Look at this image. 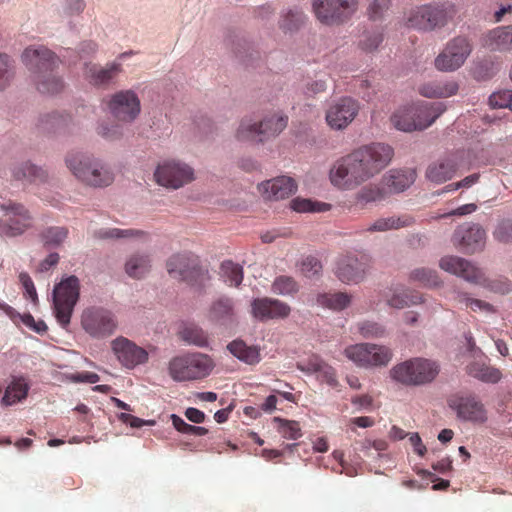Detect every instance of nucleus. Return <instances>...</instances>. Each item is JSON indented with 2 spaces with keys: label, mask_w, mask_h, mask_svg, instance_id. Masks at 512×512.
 <instances>
[{
  "label": "nucleus",
  "mask_w": 512,
  "mask_h": 512,
  "mask_svg": "<svg viewBox=\"0 0 512 512\" xmlns=\"http://www.w3.org/2000/svg\"><path fill=\"white\" fill-rule=\"evenodd\" d=\"M393 155V148L384 143L361 146L333 164L330 181L338 188L354 189L379 174Z\"/></svg>",
  "instance_id": "nucleus-1"
},
{
  "label": "nucleus",
  "mask_w": 512,
  "mask_h": 512,
  "mask_svg": "<svg viewBox=\"0 0 512 512\" xmlns=\"http://www.w3.org/2000/svg\"><path fill=\"white\" fill-rule=\"evenodd\" d=\"M64 163L70 173L85 186L106 188L115 180L111 165L93 154L82 151H69Z\"/></svg>",
  "instance_id": "nucleus-2"
},
{
  "label": "nucleus",
  "mask_w": 512,
  "mask_h": 512,
  "mask_svg": "<svg viewBox=\"0 0 512 512\" xmlns=\"http://www.w3.org/2000/svg\"><path fill=\"white\" fill-rule=\"evenodd\" d=\"M446 110L443 102H422L396 110L390 117L393 127L402 132L424 130Z\"/></svg>",
  "instance_id": "nucleus-3"
},
{
  "label": "nucleus",
  "mask_w": 512,
  "mask_h": 512,
  "mask_svg": "<svg viewBox=\"0 0 512 512\" xmlns=\"http://www.w3.org/2000/svg\"><path fill=\"white\" fill-rule=\"evenodd\" d=\"M216 367L215 360L202 352H187L173 357L169 373L175 381H197L210 376Z\"/></svg>",
  "instance_id": "nucleus-4"
},
{
  "label": "nucleus",
  "mask_w": 512,
  "mask_h": 512,
  "mask_svg": "<svg viewBox=\"0 0 512 512\" xmlns=\"http://www.w3.org/2000/svg\"><path fill=\"white\" fill-rule=\"evenodd\" d=\"M453 3H430L413 9L408 18L407 26L418 31L432 32L445 27L456 15Z\"/></svg>",
  "instance_id": "nucleus-5"
},
{
  "label": "nucleus",
  "mask_w": 512,
  "mask_h": 512,
  "mask_svg": "<svg viewBox=\"0 0 512 512\" xmlns=\"http://www.w3.org/2000/svg\"><path fill=\"white\" fill-rule=\"evenodd\" d=\"M440 373V364L433 359L413 357L397 363L390 371V378L401 384H429Z\"/></svg>",
  "instance_id": "nucleus-6"
},
{
  "label": "nucleus",
  "mask_w": 512,
  "mask_h": 512,
  "mask_svg": "<svg viewBox=\"0 0 512 512\" xmlns=\"http://www.w3.org/2000/svg\"><path fill=\"white\" fill-rule=\"evenodd\" d=\"M166 269L171 278L190 286L202 287L210 279L209 272L201 266L199 257L190 252L170 256Z\"/></svg>",
  "instance_id": "nucleus-7"
},
{
  "label": "nucleus",
  "mask_w": 512,
  "mask_h": 512,
  "mask_svg": "<svg viewBox=\"0 0 512 512\" xmlns=\"http://www.w3.org/2000/svg\"><path fill=\"white\" fill-rule=\"evenodd\" d=\"M80 281L75 275L62 279L53 289V309L58 323L66 328L79 300Z\"/></svg>",
  "instance_id": "nucleus-8"
},
{
  "label": "nucleus",
  "mask_w": 512,
  "mask_h": 512,
  "mask_svg": "<svg viewBox=\"0 0 512 512\" xmlns=\"http://www.w3.org/2000/svg\"><path fill=\"white\" fill-rule=\"evenodd\" d=\"M344 355L359 367L387 366L393 358V351L387 346L372 343L350 345Z\"/></svg>",
  "instance_id": "nucleus-9"
},
{
  "label": "nucleus",
  "mask_w": 512,
  "mask_h": 512,
  "mask_svg": "<svg viewBox=\"0 0 512 512\" xmlns=\"http://www.w3.org/2000/svg\"><path fill=\"white\" fill-rule=\"evenodd\" d=\"M316 19L327 26L347 22L357 10L356 0H314L312 4Z\"/></svg>",
  "instance_id": "nucleus-10"
},
{
  "label": "nucleus",
  "mask_w": 512,
  "mask_h": 512,
  "mask_svg": "<svg viewBox=\"0 0 512 512\" xmlns=\"http://www.w3.org/2000/svg\"><path fill=\"white\" fill-rule=\"evenodd\" d=\"M107 107L117 122L132 124L141 113V100L132 89L119 90L110 96Z\"/></svg>",
  "instance_id": "nucleus-11"
},
{
  "label": "nucleus",
  "mask_w": 512,
  "mask_h": 512,
  "mask_svg": "<svg viewBox=\"0 0 512 512\" xmlns=\"http://www.w3.org/2000/svg\"><path fill=\"white\" fill-rule=\"evenodd\" d=\"M0 208L7 216L0 220V236H19L32 227L33 217L24 205L9 200L1 203Z\"/></svg>",
  "instance_id": "nucleus-12"
},
{
  "label": "nucleus",
  "mask_w": 512,
  "mask_h": 512,
  "mask_svg": "<svg viewBox=\"0 0 512 512\" xmlns=\"http://www.w3.org/2000/svg\"><path fill=\"white\" fill-rule=\"evenodd\" d=\"M472 49V44L467 37H454L435 58V67L443 72L456 71L465 63Z\"/></svg>",
  "instance_id": "nucleus-13"
},
{
  "label": "nucleus",
  "mask_w": 512,
  "mask_h": 512,
  "mask_svg": "<svg viewBox=\"0 0 512 512\" xmlns=\"http://www.w3.org/2000/svg\"><path fill=\"white\" fill-rule=\"evenodd\" d=\"M371 268V259L365 254H347L341 256L335 267L336 277L346 284L362 282Z\"/></svg>",
  "instance_id": "nucleus-14"
},
{
  "label": "nucleus",
  "mask_w": 512,
  "mask_h": 512,
  "mask_svg": "<svg viewBox=\"0 0 512 512\" xmlns=\"http://www.w3.org/2000/svg\"><path fill=\"white\" fill-rule=\"evenodd\" d=\"M156 182L166 188L179 189L194 180V170L181 161H166L154 172Z\"/></svg>",
  "instance_id": "nucleus-15"
},
{
  "label": "nucleus",
  "mask_w": 512,
  "mask_h": 512,
  "mask_svg": "<svg viewBox=\"0 0 512 512\" xmlns=\"http://www.w3.org/2000/svg\"><path fill=\"white\" fill-rule=\"evenodd\" d=\"M83 329L91 336L102 338L111 335L116 329L113 314L103 308H88L81 317Z\"/></svg>",
  "instance_id": "nucleus-16"
},
{
  "label": "nucleus",
  "mask_w": 512,
  "mask_h": 512,
  "mask_svg": "<svg viewBox=\"0 0 512 512\" xmlns=\"http://www.w3.org/2000/svg\"><path fill=\"white\" fill-rule=\"evenodd\" d=\"M447 403L461 420L478 423H483L487 420L484 405L471 394H452L448 397Z\"/></svg>",
  "instance_id": "nucleus-17"
},
{
  "label": "nucleus",
  "mask_w": 512,
  "mask_h": 512,
  "mask_svg": "<svg viewBox=\"0 0 512 512\" xmlns=\"http://www.w3.org/2000/svg\"><path fill=\"white\" fill-rule=\"evenodd\" d=\"M485 242L486 231L478 223H464L458 226L452 235L453 245L469 254L482 251Z\"/></svg>",
  "instance_id": "nucleus-18"
},
{
  "label": "nucleus",
  "mask_w": 512,
  "mask_h": 512,
  "mask_svg": "<svg viewBox=\"0 0 512 512\" xmlns=\"http://www.w3.org/2000/svg\"><path fill=\"white\" fill-rule=\"evenodd\" d=\"M22 61L33 79L39 74L53 72L60 63L58 56L44 46L27 47L22 53Z\"/></svg>",
  "instance_id": "nucleus-19"
},
{
  "label": "nucleus",
  "mask_w": 512,
  "mask_h": 512,
  "mask_svg": "<svg viewBox=\"0 0 512 512\" xmlns=\"http://www.w3.org/2000/svg\"><path fill=\"white\" fill-rule=\"evenodd\" d=\"M359 105L351 97H342L333 102L326 111V122L334 130L345 129L357 116Z\"/></svg>",
  "instance_id": "nucleus-20"
},
{
  "label": "nucleus",
  "mask_w": 512,
  "mask_h": 512,
  "mask_svg": "<svg viewBox=\"0 0 512 512\" xmlns=\"http://www.w3.org/2000/svg\"><path fill=\"white\" fill-rule=\"evenodd\" d=\"M112 351L122 366L133 369L148 361V352L125 337H117L111 342Z\"/></svg>",
  "instance_id": "nucleus-21"
},
{
  "label": "nucleus",
  "mask_w": 512,
  "mask_h": 512,
  "mask_svg": "<svg viewBox=\"0 0 512 512\" xmlns=\"http://www.w3.org/2000/svg\"><path fill=\"white\" fill-rule=\"evenodd\" d=\"M132 52L121 53L116 60L106 63L104 66L86 63L84 68L85 77L94 86H105L113 83L122 73V63L119 61L124 59Z\"/></svg>",
  "instance_id": "nucleus-22"
},
{
  "label": "nucleus",
  "mask_w": 512,
  "mask_h": 512,
  "mask_svg": "<svg viewBox=\"0 0 512 512\" xmlns=\"http://www.w3.org/2000/svg\"><path fill=\"white\" fill-rule=\"evenodd\" d=\"M439 267L469 283H482L483 271L473 262L455 255H447L439 260Z\"/></svg>",
  "instance_id": "nucleus-23"
},
{
  "label": "nucleus",
  "mask_w": 512,
  "mask_h": 512,
  "mask_svg": "<svg viewBox=\"0 0 512 512\" xmlns=\"http://www.w3.org/2000/svg\"><path fill=\"white\" fill-rule=\"evenodd\" d=\"M207 319L215 326L232 328L237 323L234 299L222 295L213 300L207 311Z\"/></svg>",
  "instance_id": "nucleus-24"
},
{
  "label": "nucleus",
  "mask_w": 512,
  "mask_h": 512,
  "mask_svg": "<svg viewBox=\"0 0 512 512\" xmlns=\"http://www.w3.org/2000/svg\"><path fill=\"white\" fill-rule=\"evenodd\" d=\"M291 312L290 306L278 299L256 298L251 303V313L259 321L286 318Z\"/></svg>",
  "instance_id": "nucleus-25"
},
{
  "label": "nucleus",
  "mask_w": 512,
  "mask_h": 512,
  "mask_svg": "<svg viewBox=\"0 0 512 512\" xmlns=\"http://www.w3.org/2000/svg\"><path fill=\"white\" fill-rule=\"evenodd\" d=\"M74 121L66 112L52 111L39 116L37 127L46 134L65 135L74 130Z\"/></svg>",
  "instance_id": "nucleus-26"
},
{
  "label": "nucleus",
  "mask_w": 512,
  "mask_h": 512,
  "mask_svg": "<svg viewBox=\"0 0 512 512\" xmlns=\"http://www.w3.org/2000/svg\"><path fill=\"white\" fill-rule=\"evenodd\" d=\"M297 368L306 374H315L316 380L326 384H337L334 368L325 363L319 356L310 355L297 362Z\"/></svg>",
  "instance_id": "nucleus-27"
},
{
  "label": "nucleus",
  "mask_w": 512,
  "mask_h": 512,
  "mask_svg": "<svg viewBox=\"0 0 512 512\" xmlns=\"http://www.w3.org/2000/svg\"><path fill=\"white\" fill-rule=\"evenodd\" d=\"M259 190L268 200H281L288 198L297 190V184L291 177L281 176L262 182Z\"/></svg>",
  "instance_id": "nucleus-28"
},
{
  "label": "nucleus",
  "mask_w": 512,
  "mask_h": 512,
  "mask_svg": "<svg viewBox=\"0 0 512 512\" xmlns=\"http://www.w3.org/2000/svg\"><path fill=\"white\" fill-rule=\"evenodd\" d=\"M458 159L455 155H449L431 163L426 170V177L431 182L441 184L455 175L458 169Z\"/></svg>",
  "instance_id": "nucleus-29"
},
{
  "label": "nucleus",
  "mask_w": 512,
  "mask_h": 512,
  "mask_svg": "<svg viewBox=\"0 0 512 512\" xmlns=\"http://www.w3.org/2000/svg\"><path fill=\"white\" fill-rule=\"evenodd\" d=\"M12 177L16 181L27 184H42L48 181V172L30 161L15 164L11 169Z\"/></svg>",
  "instance_id": "nucleus-30"
},
{
  "label": "nucleus",
  "mask_w": 512,
  "mask_h": 512,
  "mask_svg": "<svg viewBox=\"0 0 512 512\" xmlns=\"http://www.w3.org/2000/svg\"><path fill=\"white\" fill-rule=\"evenodd\" d=\"M483 46L493 52L512 51V24L490 30L483 38Z\"/></svg>",
  "instance_id": "nucleus-31"
},
{
  "label": "nucleus",
  "mask_w": 512,
  "mask_h": 512,
  "mask_svg": "<svg viewBox=\"0 0 512 512\" xmlns=\"http://www.w3.org/2000/svg\"><path fill=\"white\" fill-rule=\"evenodd\" d=\"M384 297L387 305L395 309H403L417 305L422 301V297L419 293L405 287L390 289Z\"/></svg>",
  "instance_id": "nucleus-32"
},
{
  "label": "nucleus",
  "mask_w": 512,
  "mask_h": 512,
  "mask_svg": "<svg viewBox=\"0 0 512 512\" xmlns=\"http://www.w3.org/2000/svg\"><path fill=\"white\" fill-rule=\"evenodd\" d=\"M261 138L263 143L277 137L288 124V117L274 113L264 116L258 120Z\"/></svg>",
  "instance_id": "nucleus-33"
},
{
  "label": "nucleus",
  "mask_w": 512,
  "mask_h": 512,
  "mask_svg": "<svg viewBox=\"0 0 512 512\" xmlns=\"http://www.w3.org/2000/svg\"><path fill=\"white\" fill-rule=\"evenodd\" d=\"M179 339L190 346L198 348H209V334L201 326L195 323L184 324L179 332Z\"/></svg>",
  "instance_id": "nucleus-34"
},
{
  "label": "nucleus",
  "mask_w": 512,
  "mask_h": 512,
  "mask_svg": "<svg viewBox=\"0 0 512 512\" xmlns=\"http://www.w3.org/2000/svg\"><path fill=\"white\" fill-rule=\"evenodd\" d=\"M69 236V229L65 226H48L38 235L39 241L45 249H57L63 246Z\"/></svg>",
  "instance_id": "nucleus-35"
},
{
  "label": "nucleus",
  "mask_w": 512,
  "mask_h": 512,
  "mask_svg": "<svg viewBox=\"0 0 512 512\" xmlns=\"http://www.w3.org/2000/svg\"><path fill=\"white\" fill-rule=\"evenodd\" d=\"M235 138L240 142L263 144L258 119L244 117L236 129Z\"/></svg>",
  "instance_id": "nucleus-36"
},
{
  "label": "nucleus",
  "mask_w": 512,
  "mask_h": 512,
  "mask_svg": "<svg viewBox=\"0 0 512 512\" xmlns=\"http://www.w3.org/2000/svg\"><path fill=\"white\" fill-rule=\"evenodd\" d=\"M416 179V173L412 169L391 170L385 177V183L392 193H400L409 188Z\"/></svg>",
  "instance_id": "nucleus-37"
},
{
  "label": "nucleus",
  "mask_w": 512,
  "mask_h": 512,
  "mask_svg": "<svg viewBox=\"0 0 512 512\" xmlns=\"http://www.w3.org/2000/svg\"><path fill=\"white\" fill-rule=\"evenodd\" d=\"M459 86L455 81H435L422 85L419 93L427 98H447L458 92Z\"/></svg>",
  "instance_id": "nucleus-38"
},
{
  "label": "nucleus",
  "mask_w": 512,
  "mask_h": 512,
  "mask_svg": "<svg viewBox=\"0 0 512 512\" xmlns=\"http://www.w3.org/2000/svg\"><path fill=\"white\" fill-rule=\"evenodd\" d=\"M313 302L323 308L340 311L350 304L351 296L344 292L318 293L315 295Z\"/></svg>",
  "instance_id": "nucleus-39"
},
{
  "label": "nucleus",
  "mask_w": 512,
  "mask_h": 512,
  "mask_svg": "<svg viewBox=\"0 0 512 512\" xmlns=\"http://www.w3.org/2000/svg\"><path fill=\"white\" fill-rule=\"evenodd\" d=\"M37 90L42 94H57L64 88V82L54 71L39 74L33 79Z\"/></svg>",
  "instance_id": "nucleus-40"
},
{
  "label": "nucleus",
  "mask_w": 512,
  "mask_h": 512,
  "mask_svg": "<svg viewBox=\"0 0 512 512\" xmlns=\"http://www.w3.org/2000/svg\"><path fill=\"white\" fill-rule=\"evenodd\" d=\"M414 223V218L411 216L401 217H388L379 218L375 220L370 226L366 228L369 232H385L390 229H398L402 227H408Z\"/></svg>",
  "instance_id": "nucleus-41"
},
{
  "label": "nucleus",
  "mask_w": 512,
  "mask_h": 512,
  "mask_svg": "<svg viewBox=\"0 0 512 512\" xmlns=\"http://www.w3.org/2000/svg\"><path fill=\"white\" fill-rule=\"evenodd\" d=\"M305 21L304 12L300 8L294 7L282 12L279 27L284 32H295L304 25Z\"/></svg>",
  "instance_id": "nucleus-42"
},
{
  "label": "nucleus",
  "mask_w": 512,
  "mask_h": 512,
  "mask_svg": "<svg viewBox=\"0 0 512 512\" xmlns=\"http://www.w3.org/2000/svg\"><path fill=\"white\" fill-rule=\"evenodd\" d=\"M227 349L232 355L247 364H254L259 361L258 349L252 346H247L242 340L232 341L228 344Z\"/></svg>",
  "instance_id": "nucleus-43"
},
{
  "label": "nucleus",
  "mask_w": 512,
  "mask_h": 512,
  "mask_svg": "<svg viewBox=\"0 0 512 512\" xmlns=\"http://www.w3.org/2000/svg\"><path fill=\"white\" fill-rule=\"evenodd\" d=\"M494 242L500 245H512V218H498L491 231Z\"/></svg>",
  "instance_id": "nucleus-44"
},
{
  "label": "nucleus",
  "mask_w": 512,
  "mask_h": 512,
  "mask_svg": "<svg viewBox=\"0 0 512 512\" xmlns=\"http://www.w3.org/2000/svg\"><path fill=\"white\" fill-rule=\"evenodd\" d=\"M467 373L475 379L486 383L495 384L501 379V373L498 369L480 363H472L467 366Z\"/></svg>",
  "instance_id": "nucleus-45"
},
{
  "label": "nucleus",
  "mask_w": 512,
  "mask_h": 512,
  "mask_svg": "<svg viewBox=\"0 0 512 512\" xmlns=\"http://www.w3.org/2000/svg\"><path fill=\"white\" fill-rule=\"evenodd\" d=\"M150 270V258L145 254L132 255L125 264L126 273L133 278H142Z\"/></svg>",
  "instance_id": "nucleus-46"
},
{
  "label": "nucleus",
  "mask_w": 512,
  "mask_h": 512,
  "mask_svg": "<svg viewBox=\"0 0 512 512\" xmlns=\"http://www.w3.org/2000/svg\"><path fill=\"white\" fill-rule=\"evenodd\" d=\"M220 276L229 286L238 287L243 281V268L231 260L222 262Z\"/></svg>",
  "instance_id": "nucleus-47"
},
{
  "label": "nucleus",
  "mask_w": 512,
  "mask_h": 512,
  "mask_svg": "<svg viewBox=\"0 0 512 512\" xmlns=\"http://www.w3.org/2000/svg\"><path fill=\"white\" fill-rule=\"evenodd\" d=\"M271 290L277 295L292 296L299 291V285L291 276L281 275L275 278Z\"/></svg>",
  "instance_id": "nucleus-48"
},
{
  "label": "nucleus",
  "mask_w": 512,
  "mask_h": 512,
  "mask_svg": "<svg viewBox=\"0 0 512 512\" xmlns=\"http://www.w3.org/2000/svg\"><path fill=\"white\" fill-rule=\"evenodd\" d=\"M291 208L300 213L306 212H326L331 209V204L313 201L310 199L295 198L291 201Z\"/></svg>",
  "instance_id": "nucleus-49"
},
{
  "label": "nucleus",
  "mask_w": 512,
  "mask_h": 512,
  "mask_svg": "<svg viewBox=\"0 0 512 512\" xmlns=\"http://www.w3.org/2000/svg\"><path fill=\"white\" fill-rule=\"evenodd\" d=\"M96 133L107 141L120 140L124 135L122 123H111L104 120L97 123Z\"/></svg>",
  "instance_id": "nucleus-50"
},
{
  "label": "nucleus",
  "mask_w": 512,
  "mask_h": 512,
  "mask_svg": "<svg viewBox=\"0 0 512 512\" xmlns=\"http://www.w3.org/2000/svg\"><path fill=\"white\" fill-rule=\"evenodd\" d=\"M278 432L286 439L297 440L302 437L301 427L297 421L274 417Z\"/></svg>",
  "instance_id": "nucleus-51"
},
{
  "label": "nucleus",
  "mask_w": 512,
  "mask_h": 512,
  "mask_svg": "<svg viewBox=\"0 0 512 512\" xmlns=\"http://www.w3.org/2000/svg\"><path fill=\"white\" fill-rule=\"evenodd\" d=\"M14 66L10 57L0 54V91L5 90L14 78Z\"/></svg>",
  "instance_id": "nucleus-52"
},
{
  "label": "nucleus",
  "mask_w": 512,
  "mask_h": 512,
  "mask_svg": "<svg viewBox=\"0 0 512 512\" xmlns=\"http://www.w3.org/2000/svg\"><path fill=\"white\" fill-rule=\"evenodd\" d=\"M475 285H480L491 292L497 294H508L512 289V282L506 278H496V279H487L485 274L483 273V282L482 283H474Z\"/></svg>",
  "instance_id": "nucleus-53"
},
{
  "label": "nucleus",
  "mask_w": 512,
  "mask_h": 512,
  "mask_svg": "<svg viewBox=\"0 0 512 512\" xmlns=\"http://www.w3.org/2000/svg\"><path fill=\"white\" fill-rule=\"evenodd\" d=\"M411 279L424 286H437L440 283L437 272L429 268H417L411 272Z\"/></svg>",
  "instance_id": "nucleus-54"
},
{
  "label": "nucleus",
  "mask_w": 512,
  "mask_h": 512,
  "mask_svg": "<svg viewBox=\"0 0 512 512\" xmlns=\"http://www.w3.org/2000/svg\"><path fill=\"white\" fill-rule=\"evenodd\" d=\"M28 394V386H6L5 394L2 397V404L11 406L25 399Z\"/></svg>",
  "instance_id": "nucleus-55"
},
{
  "label": "nucleus",
  "mask_w": 512,
  "mask_h": 512,
  "mask_svg": "<svg viewBox=\"0 0 512 512\" xmlns=\"http://www.w3.org/2000/svg\"><path fill=\"white\" fill-rule=\"evenodd\" d=\"M357 327L364 338H382L386 335L384 326L374 321L360 322Z\"/></svg>",
  "instance_id": "nucleus-56"
},
{
  "label": "nucleus",
  "mask_w": 512,
  "mask_h": 512,
  "mask_svg": "<svg viewBox=\"0 0 512 512\" xmlns=\"http://www.w3.org/2000/svg\"><path fill=\"white\" fill-rule=\"evenodd\" d=\"M489 105L494 109L512 110V90L504 89L492 93L489 97Z\"/></svg>",
  "instance_id": "nucleus-57"
},
{
  "label": "nucleus",
  "mask_w": 512,
  "mask_h": 512,
  "mask_svg": "<svg viewBox=\"0 0 512 512\" xmlns=\"http://www.w3.org/2000/svg\"><path fill=\"white\" fill-rule=\"evenodd\" d=\"M383 41V33L380 30L365 32L360 40L359 46L366 52L376 50Z\"/></svg>",
  "instance_id": "nucleus-58"
},
{
  "label": "nucleus",
  "mask_w": 512,
  "mask_h": 512,
  "mask_svg": "<svg viewBox=\"0 0 512 512\" xmlns=\"http://www.w3.org/2000/svg\"><path fill=\"white\" fill-rule=\"evenodd\" d=\"M144 235L143 231L134 229H119V228H107L101 229L97 232V236L102 239L108 238H130L135 236Z\"/></svg>",
  "instance_id": "nucleus-59"
},
{
  "label": "nucleus",
  "mask_w": 512,
  "mask_h": 512,
  "mask_svg": "<svg viewBox=\"0 0 512 512\" xmlns=\"http://www.w3.org/2000/svg\"><path fill=\"white\" fill-rule=\"evenodd\" d=\"M300 271L307 278H316L321 274L322 264L316 257L308 256L302 261Z\"/></svg>",
  "instance_id": "nucleus-60"
},
{
  "label": "nucleus",
  "mask_w": 512,
  "mask_h": 512,
  "mask_svg": "<svg viewBox=\"0 0 512 512\" xmlns=\"http://www.w3.org/2000/svg\"><path fill=\"white\" fill-rule=\"evenodd\" d=\"M384 198L383 191L375 186H367L362 188L357 194V200L360 203L367 204L376 202Z\"/></svg>",
  "instance_id": "nucleus-61"
},
{
  "label": "nucleus",
  "mask_w": 512,
  "mask_h": 512,
  "mask_svg": "<svg viewBox=\"0 0 512 512\" xmlns=\"http://www.w3.org/2000/svg\"><path fill=\"white\" fill-rule=\"evenodd\" d=\"M391 0H373L368 8L367 13L370 19H380L384 12L389 8Z\"/></svg>",
  "instance_id": "nucleus-62"
},
{
  "label": "nucleus",
  "mask_w": 512,
  "mask_h": 512,
  "mask_svg": "<svg viewBox=\"0 0 512 512\" xmlns=\"http://www.w3.org/2000/svg\"><path fill=\"white\" fill-rule=\"evenodd\" d=\"M17 321H21L27 327H29L30 329L39 334H42L47 330V325L45 324V322L42 320L35 321L34 317L31 314H19V316L17 317Z\"/></svg>",
  "instance_id": "nucleus-63"
},
{
  "label": "nucleus",
  "mask_w": 512,
  "mask_h": 512,
  "mask_svg": "<svg viewBox=\"0 0 512 512\" xmlns=\"http://www.w3.org/2000/svg\"><path fill=\"white\" fill-rule=\"evenodd\" d=\"M85 7V0H66L63 7V13L68 17L80 15L84 11Z\"/></svg>",
  "instance_id": "nucleus-64"
}]
</instances>
